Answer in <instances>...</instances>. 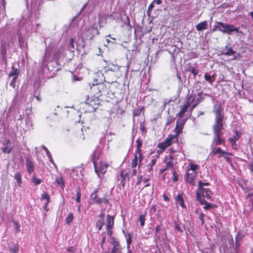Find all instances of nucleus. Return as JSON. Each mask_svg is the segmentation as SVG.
Returning a JSON list of instances; mask_svg holds the SVG:
<instances>
[{
	"instance_id": "f257e3e1",
	"label": "nucleus",
	"mask_w": 253,
	"mask_h": 253,
	"mask_svg": "<svg viewBox=\"0 0 253 253\" xmlns=\"http://www.w3.org/2000/svg\"><path fill=\"white\" fill-rule=\"evenodd\" d=\"M213 112L215 115V123L212 126L213 138L211 144V149H214L217 145H224L225 139L222 137L223 133V109L220 105L214 106Z\"/></svg>"
},
{
	"instance_id": "f03ea898",
	"label": "nucleus",
	"mask_w": 253,
	"mask_h": 253,
	"mask_svg": "<svg viewBox=\"0 0 253 253\" xmlns=\"http://www.w3.org/2000/svg\"><path fill=\"white\" fill-rule=\"evenodd\" d=\"M212 31L213 32L218 31L228 35H231L234 32L238 34V35L243 34L242 31L239 30L238 28L235 27L233 25L221 22H216Z\"/></svg>"
},
{
	"instance_id": "7ed1b4c3",
	"label": "nucleus",
	"mask_w": 253,
	"mask_h": 253,
	"mask_svg": "<svg viewBox=\"0 0 253 253\" xmlns=\"http://www.w3.org/2000/svg\"><path fill=\"white\" fill-rule=\"evenodd\" d=\"M199 168L200 166L198 165L193 163L189 164L184 175L185 181L192 186H195L196 183V178Z\"/></svg>"
},
{
	"instance_id": "20e7f679",
	"label": "nucleus",
	"mask_w": 253,
	"mask_h": 253,
	"mask_svg": "<svg viewBox=\"0 0 253 253\" xmlns=\"http://www.w3.org/2000/svg\"><path fill=\"white\" fill-rule=\"evenodd\" d=\"M212 194L209 189H202L201 190H196V199L199 203H205V197L208 200L211 199V195Z\"/></svg>"
},
{
	"instance_id": "39448f33",
	"label": "nucleus",
	"mask_w": 253,
	"mask_h": 253,
	"mask_svg": "<svg viewBox=\"0 0 253 253\" xmlns=\"http://www.w3.org/2000/svg\"><path fill=\"white\" fill-rule=\"evenodd\" d=\"M177 141V138L175 137V136H173V135H169L167 138H166L165 141L160 143L158 144V147L163 150H165L166 148L170 146L172 143H174Z\"/></svg>"
},
{
	"instance_id": "423d86ee",
	"label": "nucleus",
	"mask_w": 253,
	"mask_h": 253,
	"mask_svg": "<svg viewBox=\"0 0 253 253\" xmlns=\"http://www.w3.org/2000/svg\"><path fill=\"white\" fill-rule=\"evenodd\" d=\"M94 167L96 173L99 177H100L101 175H103L106 172L108 165L105 163H101L98 166L97 163H96Z\"/></svg>"
},
{
	"instance_id": "0eeeda50",
	"label": "nucleus",
	"mask_w": 253,
	"mask_h": 253,
	"mask_svg": "<svg viewBox=\"0 0 253 253\" xmlns=\"http://www.w3.org/2000/svg\"><path fill=\"white\" fill-rule=\"evenodd\" d=\"M194 100V98H193L192 96H190L187 99V104L184 105L183 107L180 109V111L179 112L178 115H179V117H181L186 112L187 109L189 107L190 103L191 101H193Z\"/></svg>"
},
{
	"instance_id": "6e6552de",
	"label": "nucleus",
	"mask_w": 253,
	"mask_h": 253,
	"mask_svg": "<svg viewBox=\"0 0 253 253\" xmlns=\"http://www.w3.org/2000/svg\"><path fill=\"white\" fill-rule=\"evenodd\" d=\"M114 225V218L110 215H108L107 217V229L108 234L110 235L112 234L111 229Z\"/></svg>"
},
{
	"instance_id": "1a4fd4ad",
	"label": "nucleus",
	"mask_w": 253,
	"mask_h": 253,
	"mask_svg": "<svg viewBox=\"0 0 253 253\" xmlns=\"http://www.w3.org/2000/svg\"><path fill=\"white\" fill-rule=\"evenodd\" d=\"M12 149V147L10 141L9 139H7L5 143L3 144V146L1 149L2 152L9 154L11 151Z\"/></svg>"
},
{
	"instance_id": "9d476101",
	"label": "nucleus",
	"mask_w": 253,
	"mask_h": 253,
	"mask_svg": "<svg viewBox=\"0 0 253 253\" xmlns=\"http://www.w3.org/2000/svg\"><path fill=\"white\" fill-rule=\"evenodd\" d=\"M26 167L27 171L29 174H31L34 170V165L33 162L27 158L26 160Z\"/></svg>"
},
{
	"instance_id": "9b49d317",
	"label": "nucleus",
	"mask_w": 253,
	"mask_h": 253,
	"mask_svg": "<svg viewBox=\"0 0 253 253\" xmlns=\"http://www.w3.org/2000/svg\"><path fill=\"white\" fill-rule=\"evenodd\" d=\"M175 200L176 203L179 204L182 208L185 209L186 208V205L184 204V199L181 194H178L175 197Z\"/></svg>"
},
{
	"instance_id": "f8f14e48",
	"label": "nucleus",
	"mask_w": 253,
	"mask_h": 253,
	"mask_svg": "<svg viewBox=\"0 0 253 253\" xmlns=\"http://www.w3.org/2000/svg\"><path fill=\"white\" fill-rule=\"evenodd\" d=\"M165 163L167 166V169L172 168L173 166V158L171 155L165 158Z\"/></svg>"
},
{
	"instance_id": "ddd939ff",
	"label": "nucleus",
	"mask_w": 253,
	"mask_h": 253,
	"mask_svg": "<svg viewBox=\"0 0 253 253\" xmlns=\"http://www.w3.org/2000/svg\"><path fill=\"white\" fill-rule=\"evenodd\" d=\"M100 154V150L98 149H96L94 151L93 154L91 155L92 157V161L93 162V165H95V163H97V160H98Z\"/></svg>"
},
{
	"instance_id": "4468645a",
	"label": "nucleus",
	"mask_w": 253,
	"mask_h": 253,
	"mask_svg": "<svg viewBox=\"0 0 253 253\" xmlns=\"http://www.w3.org/2000/svg\"><path fill=\"white\" fill-rule=\"evenodd\" d=\"M208 26V24L207 21H203V22L199 23L198 24H197L196 26V30L198 31H201L203 30H205V29H207Z\"/></svg>"
},
{
	"instance_id": "2eb2a0df",
	"label": "nucleus",
	"mask_w": 253,
	"mask_h": 253,
	"mask_svg": "<svg viewBox=\"0 0 253 253\" xmlns=\"http://www.w3.org/2000/svg\"><path fill=\"white\" fill-rule=\"evenodd\" d=\"M147 214V211H144L143 212H142L139 215L138 220L140 222V225L141 227H143L145 225V221L146 220V215Z\"/></svg>"
},
{
	"instance_id": "dca6fc26",
	"label": "nucleus",
	"mask_w": 253,
	"mask_h": 253,
	"mask_svg": "<svg viewBox=\"0 0 253 253\" xmlns=\"http://www.w3.org/2000/svg\"><path fill=\"white\" fill-rule=\"evenodd\" d=\"M239 139V136L238 134H236L233 137L229 138V141L232 144V146L233 149H236V141Z\"/></svg>"
},
{
	"instance_id": "f3484780",
	"label": "nucleus",
	"mask_w": 253,
	"mask_h": 253,
	"mask_svg": "<svg viewBox=\"0 0 253 253\" xmlns=\"http://www.w3.org/2000/svg\"><path fill=\"white\" fill-rule=\"evenodd\" d=\"M217 154H219L218 157H221L223 156L224 154H227V155H232L231 153L223 151L221 149V148H220V147L217 148L215 149V150L213 152V154L214 155H216Z\"/></svg>"
},
{
	"instance_id": "a211bd4d",
	"label": "nucleus",
	"mask_w": 253,
	"mask_h": 253,
	"mask_svg": "<svg viewBox=\"0 0 253 253\" xmlns=\"http://www.w3.org/2000/svg\"><path fill=\"white\" fill-rule=\"evenodd\" d=\"M19 73V70L15 68L14 67L12 66V71L9 73L8 76L9 77H14V79H17Z\"/></svg>"
},
{
	"instance_id": "6ab92c4d",
	"label": "nucleus",
	"mask_w": 253,
	"mask_h": 253,
	"mask_svg": "<svg viewBox=\"0 0 253 253\" xmlns=\"http://www.w3.org/2000/svg\"><path fill=\"white\" fill-rule=\"evenodd\" d=\"M120 176L122 178V182H124L126 179L129 180L131 178L129 173L126 172L125 170H122Z\"/></svg>"
},
{
	"instance_id": "aec40b11",
	"label": "nucleus",
	"mask_w": 253,
	"mask_h": 253,
	"mask_svg": "<svg viewBox=\"0 0 253 253\" xmlns=\"http://www.w3.org/2000/svg\"><path fill=\"white\" fill-rule=\"evenodd\" d=\"M109 202V199L106 196L103 198H98L96 204L101 205L102 204H107Z\"/></svg>"
},
{
	"instance_id": "412c9836",
	"label": "nucleus",
	"mask_w": 253,
	"mask_h": 253,
	"mask_svg": "<svg viewBox=\"0 0 253 253\" xmlns=\"http://www.w3.org/2000/svg\"><path fill=\"white\" fill-rule=\"evenodd\" d=\"M99 197H98L97 194L95 193H92L90 196V203L93 204H96Z\"/></svg>"
},
{
	"instance_id": "4be33fe9",
	"label": "nucleus",
	"mask_w": 253,
	"mask_h": 253,
	"mask_svg": "<svg viewBox=\"0 0 253 253\" xmlns=\"http://www.w3.org/2000/svg\"><path fill=\"white\" fill-rule=\"evenodd\" d=\"M56 183L59 185L62 189L64 187V181L62 177H57L55 179Z\"/></svg>"
},
{
	"instance_id": "5701e85b",
	"label": "nucleus",
	"mask_w": 253,
	"mask_h": 253,
	"mask_svg": "<svg viewBox=\"0 0 253 253\" xmlns=\"http://www.w3.org/2000/svg\"><path fill=\"white\" fill-rule=\"evenodd\" d=\"M214 74L211 76V75H208L207 74H205L204 75V78H205V80L206 81L208 82L209 83H210V84H212V82H213L214 79H213V78H214Z\"/></svg>"
},
{
	"instance_id": "b1692460",
	"label": "nucleus",
	"mask_w": 253,
	"mask_h": 253,
	"mask_svg": "<svg viewBox=\"0 0 253 253\" xmlns=\"http://www.w3.org/2000/svg\"><path fill=\"white\" fill-rule=\"evenodd\" d=\"M138 164V157L136 154H135L134 156V158L131 161V166L132 168H136V167Z\"/></svg>"
},
{
	"instance_id": "393cba45",
	"label": "nucleus",
	"mask_w": 253,
	"mask_h": 253,
	"mask_svg": "<svg viewBox=\"0 0 253 253\" xmlns=\"http://www.w3.org/2000/svg\"><path fill=\"white\" fill-rule=\"evenodd\" d=\"M15 179L17 180L18 186H20L22 183L21 175L20 172H17L15 173L14 176Z\"/></svg>"
},
{
	"instance_id": "a878e982",
	"label": "nucleus",
	"mask_w": 253,
	"mask_h": 253,
	"mask_svg": "<svg viewBox=\"0 0 253 253\" xmlns=\"http://www.w3.org/2000/svg\"><path fill=\"white\" fill-rule=\"evenodd\" d=\"M210 185L209 182H203L202 180H200L198 182V189L197 190H201L202 189H205L203 186H208Z\"/></svg>"
},
{
	"instance_id": "bb28decb",
	"label": "nucleus",
	"mask_w": 253,
	"mask_h": 253,
	"mask_svg": "<svg viewBox=\"0 0 253 253\" xmlns=\"http://www.w3.org/2000/svg\"><path fill=\"white\" fill-rule=\"evenodd\" d=\"M236 53V51L233 50L232 47H229L227 51L223 52L222 54L228 56L233 55Z\"/></svg>"
},
{
	"instance_id": "cd10ccee",
	"label": "nucleus",
	"mask_w": 253,
	"mask_h": 253,
	"mask_svg": "<svg viewBox=\"0 0 253 253\" xmlns=\"http://www.w3.org/2000/svg\"><path fill=\"white\" fill-rule=\"evenodd\" d=\"M187 71L190 73H191L194 76H196L199 72V70L195 69L194 67L189 66L187 69Z\"/></svg>"
},
{
	"instance_id": "c85d7f7f",
	"label": "nucleus",
	"mask_w": 253,
	"mask_h": 253,
	"mask_svg": "<svg viewBox=\"0 0 253 253\" xmlns=\"http://www.w3.org/2000/svg\"><path fill=\"white\" fill-rule=\"evenodd\" d=\"M74 218L73 214L71 212L69 213V214L66 218V222L68 225H70L72 222Z\"/></svg>"
},
{
	"instance_id": "c756f323",
	"label": "nucleus",
	"mask_w": 253,
	"mask_h": 253,
	"mask_svg": "<svg viewBox=\"0 0 253 253\" xmlns=\"http://www.w3.org/2000/svg\"><path fill=\"white\" fill-rule=\"evenodd\" d=\"M42 201H45V202H49L50 201V197L47 193L44 192L42 195V197L41 198Z\"/></svg>"
},
{
	"instance_id": "7c9ffc66",
	"label": "nucleus",
	"mask_w": 253,
	"mask_h": 253,
	"mask_svg": "<svg viewBox=\"0 0 253 253\" xmlns=\"http://www.w3.org/2000/svg\"><path fill=\"white\" fill-rule=\"evenodd\" d=\"M182 129L181 126H179L178 125H176L174 131L175 134H173V136H175V137L177 138L178 135L182 131Z\"/></svg>"
},
{
	"instance_id": "2f4dec72",
	"label": "nucleus",
	"mask_w": 253,
	"mask_h": 253,
	"mask_svg": "<svg viewBox=\"0 0 253 253\" xmlns=\"http://www.w3.org/2000/svg\"><path fill=\"white\" fill-rule=\"evenodd\" d=\"M172 179L173 182H176L178 180L179 175L177 173L175 169H173L172 171Z\"/></svg>"
},
{
	"instance_id": "473e14b6",
	"label": "nucleus",
	"mask_w": 253,
	"mask_h": 253,
	"mask_svg": "<svg viewBox=\"0 0 253 253\" xmlns=\"http://www.w3.org/2000/svg\"><path fill=\"white\" fill-rule=\"evenodd\" d=\"M32 181L35 185H37L42 182V180L40 178H36L34 175H33L32 178Z\"/></svg>"
},
{
	"instance_id": "72a5a7b5",
	"label": "nucleus",
	"mask_w": 253,
	"mask_h": 253,
	"mask_svg": "<svg viewBox=\"0 0 253 253\" xmlns=\"http://www.w3.org/2000/svg\"><path fill=\"white\" fill-rule=\"evenodd\" d=\"M125 19L123 17H122V20L124 21L125 24L126 25H129L130 24V20L128 16H127L126 14L124 15Z\"/></svg>"
},
{
	"instance_id": "f704fd0d",
	"label": "nucleus",
	"mask_w": 253,
	"mask_h": 253,
	"mask_svg": "<svg viewBox=\"0 0 253 253\" xmlns=\"http://www.w3.org/2000/svg\"><path fill=\"white\" fill-rule=\"evenodd\" d=\"M135 154H136L137 156V154L139 155V162H140L142 161V154L141 153V149L140 148L136 147V149L135 150Z\"/></svg>"
},
{
	"instance_id": "c9c22d12",
	"label": "nucleus",
	"mask_w": 253,
	"mask_h": 253,
	"mask_svg": "<svg viewBox=\"0 0 253 253\" xmlns=\"http://www.w3.org/2000/svg\"><path fill=\"white\" fill-rule=\"evenodd\" d=\"M185 123V121L184 120L178 119L176 121V125L179 126H181V128L183 129V126Z\"/></svg>"
},
{
	"instance_id": "e433bc0d",
	"label": "nucleus",
	"mask_w": 253,
	"mask_h": 253,
	"mask_svg": "<svg viewBox=\"0 0 253 253\" xmlns=\"http://www.w3.org/2000/svg\"><path fill=\"white\" fill-rule=\"evenodd\" d=\"M96 224H97V226L98 227V230H100L102 228V227L104 225L103 219L98 220L97 221Z\"/></svg>"
},
{
	"instance_id": "4c0bfd02",
	"label": "nucleus",
	"mask_w": 253,
	"mask_h": 253,
	"mask_svg": "<svg viewBox=\"0 0 253 253\" xmlns=\"http://www.w3.org/2000/svg\"><path fill=\"white\" fill-rule=\"evenodd\" d=\"M154 4L155 3L152 1V2L149 5L147 11V13L148 15H150L151 12L154 7Z\"/></svg>"
},
{
	"instance_id": "58836bf2",
	"label": "nucleus",
	"mask_w": 253,
	"mask_h": 253,
	"mask_svg": "<svg viewBox=\"0 0 253 253\" xmlns=\"http://www.w3.org/2000/svg\"><path fill=\"white\" fill-rule=\"evenodd\" d=\"M81 196V193L80 189H79L77 192V197L76 198V201L77 203H80Z\"/></svg>"
},
{
	"instance_id": "ea45409f",
	"label": "nucleus",
	"mask_w": 253,
	"mask_h": 253,
	"mask_svg": "<svg viewBox=\"0 0 253 253\" xmlns=\"http://www.w3.org/2000/svg\"><path fill=\"white\" fill-rule=\"evenodd\" d=\"M150 180V178H143L142 181L144 184V187H148L150 185V184L149 183V181Z\"/></svg>"
},
{
	"instance_id": "a19ab883",
	"label": "nucleus",
	"mask_w": 253,
	"mask_h": 253,
	"mask_svg": "<svg viewBox=\"0 0 253 253\" xmlns=\"http://www.w3.org/2000/svg\"><path fill=\"white\" fill-rule=\"evenodd\" d=\"M200 203L201 205H204L203 208L205 210H208V209H210L211 207V204L210 203H208L207 202H206L205 200V203Z\"/></svg>"
},
{
	"instance_id": "79ce46f5",
	"label": "nucleus",
	"mask_w": 253,
	"mask_h": 253,
	"mask_svg": "<svg viewBox=\"0 0 253 253\" xmlns=\"http://www.w3.org/2000/svg\"><path fill=\"white\" fill-rule=\"evenodd\" d=\"M111 243L113 245V247H121L119 242L118 241H117L114 238L112 239Z\"/></svg>"
},
{
	"instance_id": "37998d69",
	"label": "nucleus",
	"mask_w": 253,
	"mask_h": 253,
	"mask_svg": "<svg viewBox=\"0 0 253 253\" xmlns=\"http://www.w3.org/2000/svg\"><path fill=\"white\" fill-rule=\"evenodd\" d=\"M204 214L203 213H200L199 214V218L201 221V224L203 225L205 223V220H204Z\"/></svg>"
},
{
	"instance_id": "c03bdc74",
	"label": "nucleus",
	"mask_w": 253,
	"mask_h": 253,
	"mask_svg": "<svg viewBox=\"0 0 253 253\" xmlns=\"http://www.w3.org/2000/svg\"><path fill=\"white\" fill-rule=\"evenodd\" d=\"M5 7L4 0H0V11L4 10Z\"/></svg>"
},
{
	"instance_id": "a18cd8bd",
	"label": "nucleus",
	"mask_w": 253,
	"mask_h": 253,
	"mask_svg": "<svg viewBox=\"0 0 253 253\" xmlns=\"http://www.w3.org/2000/svg\"><path fill=\"white\" fill-rule=\"evenodd\" d=\"M133 169L130 171L129 174L131 176V177H132L133 176H135L137 173V169L136 168H132Z\"/></svg>"
},
{
	"instance_id": "49530a36",
	"label": "nucleus",
	"mask_w": 253,
	"mask_h": 253,
	"mask_svg": "<svg viewBox=\"0 0 253 253\" xmlns=\"http://www.w3.org/2000/svg\"><path fill=\"white\" fill-rule=\"evenodd\" d=\"M121 249V247H113L111 253H118L120 250Z\"/></svg>"
},
{
	"instance_id": "de8ad7c7",
	"label": "nucleus",
	"mask_w": 253,
	"mask_h": 253,
	"mask_svg": "<svg viewBox=\"0 0 253 253\" xmlns=\"http://www.w3.org/2000/svg\"><path fill=\"white\" fill-rule=\"evenodd\" d=\"M132 239L130 236H129L126 239V243H127V249H129L130 248V245L131 243Z\"/></svg>"
},
{
	"instance_id": "09e8293b",
	"label": "nucleus",
	"mask_w": 253,
	"mask_h": 253,
	"mask_svg": "<svg viewBox=\"0 0 253 253\" xmlns=\"http://www.w3.org/2000/svg\"><path fill=\"white\" fill-rule=\"evenodd\" d=\"M156 160L155 159L152 160L151 162L148 165V167H150V169H152V167L156 164Z\"/></svg>"
},
{
	"instance_id": "8fccbe9b",
	"label": "nucleus",
	"mask_w": 253,
	"mask_h": 253,
	"mask_svg": "<svg viewBox=\"0 0 253 253\" xmlns=\"http://www.w3.org/2000/svg\"><path fill=\"white\" fill-rule=\"evenodd\" d=\"M161 226L159 225H158L156 226L155 230V236H156L157 234L159 232V231L161 230Z\"/></svg>"
},
{
	"instance_id": "3c124183",
	"label": "nucleus",
	"mask_w": 253,
	"mask_h": 253,
	"mask_svg": "<svg viewBox=\"0 0 253 253\" xmlns=\"http://www.w3.org/2000/svg\"><path fill=\"white\" fill-rule=\"evenodd\" d=\"M76 251V249L73 246H71L67 249V251L69 252L74 253Z\"/></svg>"
},
{
	"instance_id": "603ef678",
	"label": "nucleus",
	"mask_w": 253,
	"mask_h": 253,
	"mask_svg": "<svg viewBox=\"0 0 253 253\" xmlns=\"http://www.w3.org/2000/svg\"><path fill=\"white\" fill-rule=\"evenodd\" d=\"M173 121H174V119H172V118H171V117L167 119V121L166 122V125L167 126L169 125L170 124H171L173 122Z\"/></svg>"
},
{
	"instance_id": "864d4df0",
	"label": "nucleus",
	"mask_w": 253,
	"mask_h": 253,
	"mask_svg": "<svg viewBox=\"0 0 253 253\" xmlns=\"http://www.w3.org/2000/svg\"><path fill=\"white\" fill-rule=\"evenodd\" d=\"M16 80V79H14V77H13L11 83H10V85L12 86L13 88H14L15 86Z\"/></svg>"
},
{
	"instance_id": "5fc2aeb1",
	"label": "nucleus",
	"mask_w": 253,
	"mask_h": 253,
	"mask_svg": "<svg viewBox=\"0 0 253 253\" xmlns=\"http://www.w3.org/2000/svg\"><path fill=\"white\" fill-rule=\"evenodd\" d=\"M136 142L137 143V146H136V147L137 148H140L142 146V142L141 141H140L139 139H137L136 141Z\"/></svg>"
},
{
	"instance_id": "6e6d98bb",
	"label": "nucleus",
	"mask_w": 253,
	"mask_h": 253,
	"mask_svg": "<svg viewBox=\"0 0 253 253\" xmlns=\"http://www.w3.org/2000/svg\"><path fill=\"white\" fill-rule=\"evenodd\" d=\"M42 148L46 152L47 156L50 154V152L48 151V149L46 147H45L44 146H42Z\"/></svg>"
},
{
	"instance_id": "4d7b16f0",
	"label": "nucleus",
	"mask_w": 253,
	"mask_h": 253,
	"mask_svg": "<svg viewBox=\"0 0 253 253\" xmlns=\"http://www.w3.org/2000/svg\"><path fill=\"white\" fill-rule=\"evenodd\" d=\"M42 148L46 152L47 156L50 154V152L48 151V149L46 147H45L44 146H42Z\"/></svg>"
},
{
	"instance_id": "13d9d810",
	"label": "nucleus",
	"mask_w": 253,
	"mask_h": 253,
	"mask_svg": "<svg viewBox=\"0 0 253 253\" xmlns=\"http://www.w3.org/2000/svg\"><path fill=\"white\" fill-rule=\"evenodd\" d=\"M142 176H138L137 177V182H136V185H138L140 184L141 180H142Z\"/></svg>"
},
{
	"instance_id": "bf43d9fd",
	"label": "nucleus",
	"mask_w": 253,
	"mask_h": 253,
	"mask_svg": "<svg viewBox=\"0 0 253 253\" xmlns=\"http://www.w3.org/2000/svg\"><path fill=\"white\" fill-rule=\"evenodd\" d=\"M48 203L49 202H45V203H44V206L43 207V209L46 211H48V209L47 208V205Z\"/></svg>"
},
{
	"instance_id": "052dcab7",
	"label": "nucleus",
	"mask_w": 253,
	"mask_h": 253,
	"mask_svg": "<svg viewBox=\"0 0 253 253\" xmlns=\"http://www.w3.org/2000/svg\"><path fill=\"white\" fill-rule=\"evenodd\" d=\"M47 157H48L49 161L50 162V163H51L53 165H55V164L54 163V161L51 157V155L50 154L49 155H47Z\"/></svg>"
},
{
	"instance_id": "680f3d73",
	"label": "nucleus",
	"mask_w": 253,
	"mask_h": 253,
	"mask_svg": "<svg viewBox=\"0 0 253 253\" xmlns=\"http://www.w3.org/2000/svg\"><path fill=\"white\" fill-rule=\"evenodd\" d=\"M175 229H176L177 230L180 231V232H182V230L181 229L180 226L179 225H178V224H176L175 226Z\"/></svg>"
},
{
	"instance_id": "e2e57ef3",
	"label": "nucleus",
	"mask_w": 253,
	"mask_h": 253,
	"mask_svg": "<svg viewBox=\"0 0 253 253\" xmlns=\"http://www.w3.org/2000/svg\"><path fill=\"white\" fill-rule=\"evenodd\" d=\"M153 2L157 4H161L162 2L161 0H154Z\"/></svg>"
},
{
	"instance_id": "0e129e2a",
	"label": "nucleus",
	"mask_w": 253,
	"mask_h": 253,
	"mask_svg": "<svg viewBox=\"0 0 253 253\" xmlns=\"http://www.w3.org/2000/svg\"><path fill=\"white\" fill-rule=\"evenodd\" d=\"M101 81L99 82V81H98V80H95L94 81V82H93V84L92 85H97L98 84H99L101 83Z\"/></svg>"
},
{
	"instance_id": "69168bd1",
	"label": "nucleus",
	"mask_w": 253,
	"mask_h": 253,
	"mask_svg": "<svg viewBox=\"0 0 253 253\" xmlns=\"http://www.w3.org/2000/svg\"><path fill=\"white\" fill-rule=\"evenodd\" d=\"M241 239H242V238H240L239 239L238 236L236 237V246H238V240H241Z\"/></svg>"
},
{
	"instance_id": "338daca9",
	"label": "nucleus",
	"mask_w": 253,
	"mask_h": 253,
	"mask_svg": "<svg viewBox=\"0 0 253 253\" xmlns=\"http://www.w3.org/2000/svg\"><path fill=\"white\" fill-rule=\"evenodd\" d=\"M18 251V249L17 248H15L14 249L12 250L13 253H17Z\"/></svg>"
},
{
	"instance_id": "774afa93",
	"label": "nucleus",
	"mask_w": 253,
	"mask_h": 253,
	"mask_svg": "<svg viewBox=\"0 0 253 253\" xmlns=\"http://www.w3.org/2000/svg\"><path fill=\"white\" fill-rule=\"evenodd\" d=\"M224 158L225 159V160H226L227 162H230L231 159H230V158L229 157L225 156L224 157Z\"/></svg>"
}]
</instances>
